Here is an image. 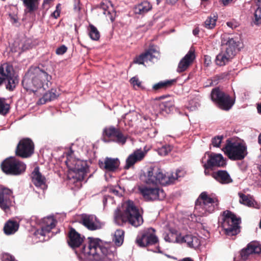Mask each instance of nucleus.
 I'll use <instances>...</instances> for the list:
<instances>
[{
	"mask_svg": "<svg viewBox=\"0 0 261 261\" xmlns=\"http://www.w3.org/2000/svg\"><path fill=\"white\" fill-rule=\"evenodd\" d=\"M1 169L6 174L17 175L24 172L26 169L25 164L15 158H8L1 164Z\"/></svg>",
	"mask_w": 261,
	"mask_h": 261,
	"instance_id": "nucleus-13",
	"label": "nucleus"
},
{
	"mask_svg": "<svg viewBox=\"0 0 261 261\" xmlns=\"http://www.w3.org/2000/svg\"><path fill=\"white\" fill-rule=\"evenodd\" d=\"M155 232V229L152 227L144 229L137 236L136 244L139 247L146 248L158 244L159 240Z\"/></svg>",
	"mask_w": 261,
	"mask_h": 261,
	"instance_id": "nucleus-12",
	"label": "nucleus"
},
{
	"mask_svg": "<svg viewBox=\"0 0 261 261\" xmlns=\"http://www.w3.org/2000/svg\"><path fill=\"white\" fill-rule=\"evenodd\" d=\"M238 195L240 197L239 202L240 203L248 206L249 207L259 208V205L249 195H246L242 193H239Z\"/></svg>",
	"mask_w": 261,
	"mask_h": 261,
	"instance_id": "nucleus-30",
	"label": "nucleus"
},
{
	"mask_svg": "<svg viewBox=\"0 0 261 261\" xmlns=\"http://www.w3.org/2000/svg\"><path fill=\"white\" fill-rule=\"evenodd\" d=\"M211 63V58L209 56L205 55L204 56V64L208 66Z\"/></svg>",
	"mask_w": 261,
	"mask_h": 261,
	"instance_id": "nucleus-52",
	"label": "nucleus"
},
{
	"mask_svg": "<svg viewBox=\"0 0 261 261\" xmlns=\"http://www.w3.org/2000/svg\"><path fill=\"white\" fill-rule=\"evenodd\" d=\"M212 100L221 110L229 111L235 103V98L218 87L214 88L211 93Z\"/></svg>",
	"mask_w": 261,
	"mask_h": 261,
	"instance_id": "nucleus-7",
	"label": "nucleus"
},
{
	"mask_svg": "<svg viewBox=\"0 0 261 261\" xmlns=\"http://www.w3.org/2000/svg\"><path fill=\"white\" fill-rule=\"evenodd\" d=\"M174 107V101L173 99H170L167 101L161 102L159 104V109L162 112H165L166 113H169L173 110Z\"/></svg>",
	"mask_w": 261,
	"mask_h": 261,
	"instance_id": "nucleus-36",
	"label": "nucleus"
},
{
	"mask_svg": "<svg viewBox=\"0 0 261 261\" xmlns=\"http://www.w3.org/2000/svg\"><path fill=\"white\" fill-rule=\"evenodd\" d=\"M103 141L105 143L113 142L120 145H124L128 135L124 134L119 128L113 126L106 127L102 133Z\"/></svg>",
	"mask_w": 261,
	"mask_h": 261,
	"instance_id": "nucleus-9",
	"label": "nucleus"
},
{
	"mask_svg": "<svg viewBox=\"0 0 261 261\" xmlns=\"http://www.w3.org/2000/svg\"><path fill=\"white\" fill-rule=\"evenodd\" d=\"M223 151L227 157L232 161L242 160L248 153L245 144L233 142L230 139L226 140Z\"/></svg>",
	"mask_w": 261,
	"mask_h": 261,
	"instance_id": "nucleus-6",
	"label": "nucleus"
},
{
	"mask_svg": "<svg viewBox=\"0 0 261 261\" xmlns=\"http://www.w3.org/2000/svg\"><path fill=\"white\" fill-rule=\"evenodd\" d=\"M34 142L28 138L20 140L15 150L16 155L22 158L30 157L34 153Z\"/></svg>",
	"mask_w": 261,
	"mask_h": 261,
	"instance_id": "nucleus-16",
	"label": "nucleus"
},
{
	"mask_svg": "<svg viewBox=\"0 0 261 261\" xmlns=\"http://www.w3.org/2000/svg\"><path fill=\"white\" fill-rule=\"evenodd\" d=\"M79 222L90 230H95L101 228L100 223L97 222V218L94 215L82 214Z\"/></svg>",
	"mask_w": 261,
	"mask_h": 261,
	"instance_id": "nucleus-20",
	"label": "nucleus"
},
{
	"mask_svg": "<svg viewBox=\"0 0 261 261\" xmlns=\"http://www.w3.org/2000/svg\"><path fill=\"white\" fill-rule=\"evenodd\" d=\"M80 5V2H77V3H75L74 6V10L75 11L79 12L81 10V8L79 6Z\"/></svg>",
	"mask_w": 261,
	"mask_h": 261,
	"instance_id": "nucleus-54",
	"label": "nucleus"
},
{
	"mask_svg": "<svg viewBox=\"0 0 261 261\" xmlns=\"http://www.w3.org/2000/svg\"><path fill=\"white\" fill-rule=\"evenodd\" d=\"M258 142L259 144H261V133L258 135Z\"/></svg>",
	"mask_w": 261,
	"mask_h": 261,
	"instance_id": "nucleus-63",
	"label": "nucleus"
},
{
	"mask_svg": "<svg viewBox=\"0 0 261 261\" xmlns=\"http://www.w3.org/2000/svg\"><path fill=\"white\" fill-rule=\"evenodd\" d=\"M130 82L134 86H137L138 87H141V82L139 81L138 78L136 77L131 78Z\"/></svg>",
	"mask_w": 261,
	"mask_h": 261,
	"instance_id": "nucleus-51",
	"label": "nucleus"
},
{
	"mask_svg": "<svg viewBox=\"0 0 261 261\" xmlns=\"http://www.w3.org/2000/svg\"><path fill=\"white\" fill-rule=\"evenodd\" d=\"M61 11V4H58L56 7V10L51 13V16L57 19L58 18L60 15Z\"/></svg>",
	"mask_w": 261,
	"mask_h": 261,
	"instance_id": "nucleus-48",
	"label": "nucleus"
},
{
	"mask_svg": "<svg viewBox=\"0 0 261 261\" xmlns=\"http://www.w3.org/2000/svg\"><path fill=\"white\" fill-rule=\"evenodd\" d=\"M145 155V152L141 149L135 150L133 153L130 154L126 160V165L124 169H128L133 166L136 163L142 161Z\"/></svg>",
	"mask_w": 261,
	"mask_h": 261,
	"instance_id": "nucleus-28",
	"label": "nucleus"
},
{
	"mask_svg": "<svg viewBox=\"0 0 261 261\" xmlns=\"http://www.w3.org/2000/svg\"><path fill=\"white\" fill-rule=\"evenodd\" d=\"M12 191L8 188L0 186V207L6 210L9 208L11 203Z\"/></svg>",
	"mask_w": 261,
	"mask_h": 261,
	"instance_id": "nucleus-21",
	"label": "nucleus"
},
{
	"mask_svg": "<svg viewBox=\"0 0 261 261\" xmlns=\"http://www.w3.org/2000/svg\"><path fill=\"white\" fill-rule=\"evenodd\" d=\"M69 170L74 173L73 178L77 181L83 180L89 170L86 162L80 160H69L66 162Z\"/></svg>",
	"mask_w": 261,
	"mask_h": 261,
	"instance_id": "nucleus-15",
	"label": "nucleus"
},
{
	"mask_svg": "<svg viewBox=\"0 0 261 261\" xmlns=\"http://www.w3.org/2000/svg\"><path fill=\"white\" fill-rule=\"evenodd\" d=\"M226 24L228 27L229 28H231V29H234L237 27V24H235L232 21H228L226 23Z\"/></svg>",
	"mask_w": 261,
	"mask_h": 261,
	"instance_id": "nucleus-53",
	"label": "nucleus"
},
{
	"mask_svg": "<svg viewBox=\"0 0 261 261\" xmlns=\"http://www.w3.org/2000/svg\"><path fill=\"white\" fill-rule=\"evenodd\" d=\"M152 130L153 132V135H150V137H154L155 136V133H156V131L155 129H150V132L152 131Z\"/></svg>",
	"mask_w": 261,
	"mask_h": 261,
	"instance_id": "nucleus-62",
	"label": "nucleus"
},
{
	"mask_svg": "<svg viewBox=\"0 0 261 261\" xmlns=\"http://www.w3.org/2000/svg\"><path fill=\"white\" fill-rule=\"evenodd\" d=\"M19 223L15 220H9L4 226V232L7 235H11L15 233L18 229Z\"/></svg>",
	"mask_w": 261,
	"mask_h": 261,
	"instance_id": "nucleus-31",
	"label": "nucleus"
},
{
	"mask_svg": "<svg viewBox=\"0 0 261 261\" xmlns=\"http://www.w3.org/2000/svg\"><path fill=\"white\" fill-rule=\"evenodd\" d=\"M174 82H175V80H174L160 82L153 86V89L155 91H157L161 89H166L171 87Z\"/></svg>",
	"mask_w": 261,
	"mask_h": 261,
	"instance_id": "nucleus-39",
	"label": "nucleus"
},
{
	"mask_svg": "<svg viewBox=\"0 0 261 261\" xmlns=\"http://www.w3.org/2000/svg\"><path fill=\"white\" fill-rule=\"evenodd\" d=\"M4 82H7L6 89L9 91H13L18 83L17 80L14 76L13 67L8 63L0 66V86Z\"/></svg>",
	"mask_w": 261,
	"mask_h": 261,
	"instance_id": "nucleus-14",
	"label": "nucleus"
},
{
	"mask_svg": "<svg viewBox=\"0 0 261 261\" xmlns=\"http://www.w3.org/2000/svg\"><path fill=\"white\" fill-rule=\"evenodd\" d=\"M199 29L198 28H195L193 30V33L195 36L199 34Z\"/></svg>",
	"mask_w": 261,
	"mask_h": 261,
	"instance_id": "nucleus-57",
	"label": "nucleus"
},
{
	"mask_svg": "<svg viewBox=\"0 0 261 261\" xmlns=\"http://www.w3.org/2000/svg\"><path fill=\"white\" fill-rule=\"evenodd\" d=\"M57 97V91L55 89H51L50 90H49L48 92L45 93L43 94V97L40 99L41 103H42V101L43 103H45L46 101H51Z\"/></svg>",
	"mask_w": 261,
	"mask_h": 261,
	"instance_id": "nucleus-38",
	"label": "nucleus"
},
{
	"mask_svg": "<svg viewBox=\"0 0 261 261\" xmlns=\"http://www.w3.org/2000/svg\"><path fill=\"white\" fill-rule=\"evenodd\" d=\"M10 105L6 102V99L0 97V114L5 115L9 112Z\"/></svg>",
	"mask_w": 261,
	"mask_h": 261,
	"instance_id": "nucleus-41",
	"label": "nucleus"
},
{
	"mask_svg": "<svg viewBox=\"0 0 261 261\" xmlns=\"http://www.w3.org/2000/svg\"><path fill=\"white\" fill-rule=\"evenodd\" d=\"M239 41L237 39L233 38L226 37L223 38L222 40V43L225 45L226 47L225 51H227L233 57L236 55L237 50L238 48Z\"/></svg>",
	"mask_w": 261,
	"mask_h": 261,
	"instance_id": "nucleus-29",
	"label": "nucleus"
},
{
	"mask_svg": "<svg viewBox=\"0 0 261 261\" xmlns=\"http://www.w3.org/2000/svg\"><path fill=\"white\" fill-rule=\"evenodd\" d=\"M151 8L152 6L149 2L144 1L135 7V12L138 14H144L150 11Z\"/></svg>",
	"mask_w": 261,
	"mask_h": 261,
	"instance_id": "nucleus-34",
	"label": "nucleus"
},
{
	"mask_svg": "<svg viewBox=\"0 0 261 261\" xmlns=\"http://www.w3.org/2000/svg\"><path fill=\"white\" fill-rule=\"evenodd\" d=\"M100 9H101L103 10V14H105L106 16H108L112 21L114 20L113 13H111V10H110L108 6H107L103 3H101L100 4Z\"/></svg>",
	"mask_w": 261,
	"mask_h": 261,
	"instance_id": "nucleus-43",
	"label": "nucleus"
},
{
	"mask_svg": "<svg viewBox=\"0 0 261 261\" xmlns=\"http://www.w3.org/2000/svg\"><path fill=\"white\" fill-rule=\"evenodd\" d=\"M57 221L53 217L44 218L42 220L41 228L35 231L36 235L45 237L50 232L51 230L56 226Z\"/></svg>",
	"mask_w": 261,
	"mask_h": 261,
	"instance_id": "nucleus-19",
	"label": "nucleus"
},
{
	"mask_svg": "<svg viewBox=\"0 0 261 261\" xmlns=\"http://www.w3.org/2000/svg\"><path fill=\"white\" fill-rule=\"evenodd\" d=\"M228 75L229 74L227 72L221 73L213 76L212 81L217 84L220 81L226 79Z\"/></svg>",
	"mask_w": 261,
	"mask_h": 261,
	"instance_id": "nucleus-44",
	"label": "nucleus"
},
{
	"mask_svg": "<svg viewBox=\"0 0 261 261\" xmlns=\"http://www.w3.org/2000/svg\"><path fill=\"white\" fill-rule=\"evenodd\" d=\"M124 232L122 230L118 229L115 232L114 241L115 244L117 246H120L124 240Z\"/></svg>",
	"mask_w": 261,
	"mask_h": 261,
	"instance_id": "nucleus-40",
	"label": "nucleus"
},
{
	"mask_svg": "<svg viewBox=\"0 0 261 261\" xmlns=\"http://www.w3.org/2000/svg\"><path fill=\"white\" fill-rule=\"evenodd\" d=\"M67 50V47L65 45H62L56 49V53L58 55H62Z\"/></svg>",
	"mask_w": 261,
	"mask_h": 261,
	"instance_id": "nucleus-49",
	"label": "nucleus"
},
{
	"mask_svg": "<svg viewBox=\"0 0 261 261\" xmlns=\"http://www.w3.org/2000/svg\"><path fill=\"white\" fill-rule=\"evenodd\" d=\"M232 1V0H221L222 3L224 6L228 5V4Z\"/></svg>",
	"mask_w": 261,
	"mask_h": 261,
	"instance_id": "nucleus-58",
	"label": "nucleus"
},
{
	"mask_svg": "<svg viewBox=\"0 0 261 261\" xmlns=\"http://www.w3.org/2000/svg\"><path fill=\"white\" fill-rule=\"evenodd\" d=\"M114 220L119 225L128 223L135 227L141 225L143 223L142 214L139 208L131 200L126 202V207L123 212L119 208L115 211Z\"/></svg>",
	"mask_w": 261,
	"mask_h": 261,
	"instance_id": "nucleus-3",
	"label": "nucleus"
},
{
	"mask_svg": "<svg viewBox=\"0 0 261 261\" xmlns=\"http://www.w3.org/2000/svg\"><path fill=\"white\" fill-rule=\"evenodd\" d=\"M28 48V47L25 46V45H23L21 46V50L22 51H24L25 50L27 49Z\"/></svg>",
	"mask_w": 261,
	"mask_h": 261,
	"instance_id": "nucleus-64",
	"label": "nucleus"
},
{
	"mask_svg": "<svg viewBox=\"0 0 261 261\" xmlns=\"http://www.w3.org/2000/svg\"><path fill=\"white\" fill-rule=\"evenodd\" d=\"M257 2L259 3V6L254 13V22L258 25L261 24V0H257Z\"/></svg>",
	"mask_w": 261,
	"mask_h": 261,
	"instance_id": "nucleus-42",
	"label": "nucleus"
},
{
	"mask_svg": "<svg viewBox=\"0 0 261 261\" xmlns=\"http://www.w3.org/2000/svg\"><path fill=\"white\" fill-rule=\"evenodd\" d=\"M261 253V245L257 242L249 243L246 248L241 250L240 252L241 259L244 261L246 260L249 256L252 254H259Z\"/></svg>",
	"mask_w": 261,
	"mask_h": 261,
	"instance_id": "nucleus-18",
	"label": "nucleus"
},
{
	"mask_svg": "<svg viewBox=\"0 0 261 261\" xmlns=\"http://www.w3.org/2000/svg\"><path fill=\"white\" fill-rule=\"evenodd\" d=\"M217 19V14L216 13H213L210 16L207 17L204 22L203 26L207 29H213L216 27Z\"/></svg>",
	"mask_w": 261,
	"mask_h": 261,
	"instance_id": "nucleus-35",
	"label": "nucleus"
},
{
	"mask_svg": "<svg viewBox=\"0 0 261 261\" xmlns=\"http://www.w3.org/2000/svg\"><path fill=\"white\" fill-rule=\"evenodd\" d=\"M233 57L226 51H222L217 56L215 60L217 65L222 66L226 65Z\"/></svg>",
	"mask_w": 261,
	"mask_h": 261,
	"instance_id": "nucleus-33",
	"label": "nucleus"
},
{
	"mask_svg": "<svg viewBox=\"0 0 261 261\" xmlns=\"http://www.w3.org/2000/svg\"><path fill=\"white\" fill-rule=\"evenodd\" d=\"M207 153L208 159L206 161L207 165L212 167L213 168L215 167H223L226 165V162L221 154H216L214 153Z\"/></svg>",
	"mask_w": 261,
	"mask_h": 261,
	"instance_id": "nucleus-25",
	"label": "nucleus"
},
{
	"mask_svg": "<svg viewBox=\"0 0 261 261\" xmlns=\"http://www.w3.org/2000/svg\"><path fill=\"white\" fill-rule=\"evenodd\" d=\"M205 158V154H204V156L202 157V158L201 160V163L203 164V167L204 169V174L206 176H209V175L211 176L212 173L210 172V171H209V169L213 170V168L212 167L208 166L206 163H204V160Z\"/></svg>",
	"mask_w": 261,
	"mask_h": 261,
	"instance_id": "nucleus-46",
	"label": "nucleus"
},
{
	"mask_svg": "<svg viewBox=\"0 0 261 261\" xmlns=\"http://www.w3.org/2000/svg\"><path fill=\"white\" fill-rule=\"evenodd\" d=\"M160 55V51L158 47L153 44H150L148 48L144 52L139 56H136L133 62L138 64H144L145 62L153 61L154 59H158Z\"/></svg>",
	"mask_w": 261,
	"mask_h": 261,
	"instance_id": "nucleus-17",
	"label": "nucleus"
},
{
	"mask_svg": "<svg viewBox=\"0 0 261 261\" xmlns=\"http://www.w3.org/2000/svg\"><path fill=\"white\" fill-rule=\"evenodd\" d=\"M51 0H44L42 7L44 8L45 7L46 5L49 4Z\"/></svg>",
	"mask_w": 261,
	"mask_h": 261,
	"instance_id": "nucleus-56",
	"label": "nucleus"
},
{
	"mask_svg": "<svg viewBox=\"0 0 261 261\" xmlns=\"http://www.w3.org/2000/svg\"><path fill=\"white\" fill-rule=\"evenodd\" d=\"M176 242L180 244L186 243L189 247L193 248H196L200 245V240L191 234L182 236L180 234L176 237Z\"/></svg>",
	"mask_w": 261,
	"mask_h": 261,
	"instance_id": "nucleus-22",
	"label": "nucleus"
},
{
	"mask_svg": "<svg viewBox=\"0 0 261 261\" xmlns=\"http://www.w3.org/2000/svg\"><path fill=\"white\" fill-rule=\"evenodd\" d=\"M40 0H22L25 13H32L38 9Z\"/></svg>",
	"mask_w": 261,
	"mask_h": 261,
	"instance_id": "nucleus-32",
	"label": "nucleus"
},
{
	"mask_svg": "<svg viewBox=\"0 0 261 261\" xmlns=\"http://www.w3.org/2000/svg\"><path fill=\"white\" fill-rule=\"evenodd\" d=\"M88 30L89 36L92 40L98 41L99 39L100 33L94 25L90 24Z\"/></svg>",
	"mask_w": 261,
	"mask_h": 261,
	"instance_id": "nucleus-37",
	"label": "nucleus"
},
{
	"mask_svg": "<svg viewBox=\"0 0 261 261\" xmlns=\"http://www.w3.org/2000/svg\"><path fill=\"white\" fill-rule=\"evenodd\" d=\"M99 167L107 171L114 172L116 171L120 165V161L118 159L107 157L105 161L98 162Z\"/></svg>",
	"mask_w": 261,
	"mask_h": 261,
	"instance_id": "nucleus-24",
	"label": "nucleus"
},
{
	"mask_svg": "<svg viewBox=\"0 0 261 261\" xmlns=\"http://www.w3.org/2000/svg\"><path fill=\"white\" fill-rule=\"evenodd\" d=\"M2 260L3 261H17L14 256L7 253L3 254Z\"/></svg>",
	"mask_w": 261,
	"mask_h": 261,
	"instance_id": "nucleus-50",
	"label": "nucleus"
},
{
	"mask_svg": "<svg viewBox=\"0 0 261 261\" xmlns=\"http://www.w3.org/2000/svg\"><path fill=\"white\" fill-rule=\"evenodd\" d=\"M178 0H166V3L170 5H175Z\"/></svg>",
	"mask_w": 261,
	"mask_h": 261,
	"instance_id": "nucleus-55",
	"label": "nucleus"
},
{
	"mask_svg": "<svg viewBox=\"0 0 261 261\" xmlns=\"http://www.w3.org/2000/svg\"><path fill=\"white\" fill-rule=\"evenodd\" d=\"M211 176L221 184L226 185L232 182L233 180L226 170H219L212 173Z\"/></svg>",
	"mask_w": 261,
	"mask_h": 261,
	"instance_id": "nucleus-27",
	"label": "nucleus"
},
{
	"mask_svg": "<svg viewBox=\"0 0 261 261\" xmlns=\"http://www.w3.org/2000/svg\"><path fill=\"white\" fill-rule=\"evenodd\" d=\"M89 238L85 240L84 236H82L74 228L69 227L66 238L67 243L77 255L81 258H84V254L81 251L85 244L88 243Z\"/></svg>",
	"mask_w": 261,
	"mask_h": 261,
	"instance_id": "nucleus-8",
	"label": "nucleus"
},
{
	"mask_svg": "<svg viewBox=\"0 0 261 261\" xmlns=\"http://www.w3.org/2000/svg\"><path fill=\"white\" fill-rule=\"evenodd\" d=\"M223 137L222 136H217L212 139V144L214 147H218L221 143Z\"/></svg>",
	"mask_w": 261,
	"mask_h": 261,
	"instance_id": "nucleus-47",
	"label": "nucleus"
},
{
	"mask_svg": "<svg viewBox=\"0 0 261 261\" xmlns=\"http://www.w3.org/2000/svg\"><path fill=\"white\" fill-rule=\"evenodd\" d=\"M219 201L214 194L208 195L206 192H202L195 202L197 208L198 206L208 213H213L218 208Z\"/></svg>",
	"mask_w": 261,
	"mask_h": 261,
	"instance_id": "nucleus-10",
	"label": "nucleus"
},
{
	"mask_svg": "<svg viewBox=\"0 0 261 261\" xmlns=\"http://www.w3.org/2000/svg\"><path fill=\"white\" fill-rule=\"evenodd\" d=\"M179 261H193L191 258L187 257L185 258L180 260Z\"/></svg>",
	"mask_w": 261,
	"mask_h": 261,
	"instance_id": "nucleus-59",
	"label": "nucleus"
},
{
	"mask_svg": "<svg viewBox=\"0 0 261 261\" xmlns=\"http://www.w3.org/2000/svg\"><path fill=\"white\" fill-rule=\"evenodd\" d=\"M172 149V146L169 145L163 146L159 149V153L162 155H166Z\"/></svg>",
	"mask_w": 261,
	"mask_h": 261,
	"instance_id": "nucleus-45",
	"label": "nucleus"
},
{
	"mask_svg": "<svg viewBox=\"0 0 261 261\" xmlns=\"http://www.w3.org/2000/svg\"><path fill=\"white\" fill-rule=\"evenodd\" d=\"M257 109L258 112L259 114H261V103L260 104H258L257 105Z\"/></svg>",
	"mask_w": 261,
	"mask_h": 261,
	"instance_id": "nucleus-60",
	"label": "nucleus"
},
{
	"mask_svg": "<svg viewBox=\"0 0 261 261\" xmlns=\"http://www.w3.org/2000/svg\"><path fill=\"white\" fill-rule=\"evenodd\" d=\"M112 192L113 193H114V194H115L116 195H118V194H119V191H117V190H114V189H113V190H112Z\"/></svg>",
	"mask_w": 261,
	"mask_h": 261,
	"instance_id": "nucleus-61",
	"label": "nucleus"
},
{
	"mask_svg": "<svg viewBox=\"0 0 261 261\" xmlns=\"http://www.w3.org/2000/svg\"><path fill=\"white\" fill-rule=\"evenodd\" d=\"M88 240L81 251L84 258L89 257L91 261H114L115 253L111 248L101 245L99 239L89 238Z\"/></svg>",
	"mask_w": 261,
	"mask_h": 261,
	"instance_id": "nucleus-2",
	"label": "nucleus"
},
{
	"mask_svg": "<svg viewBox=\"0 0 261 261\" xmlns=\"http://www.w3.org/2000/svg\"><path fill=\"white\" fill-rule=\"evenodd\" d=\"M221 227L228 236H236L240 232L241 219L229 210L223 212Z\"/></svg>",
	"mask_w": 261,
	"mask_h": 261,
	"instance_id": "nucleus-4",
	"label": "nucleus"
},
{
	"mask_svg": "<svg viewBox=\"0 0 261 261\" xmlns=\"http://www.w3.org/2000/svg\"><path fill=\"white\" fill-rule=\"evenodd\" d=\"M51 79L48 70L42 64L38 66H32L25 73L22 85L27 91L35 93L39 89L44 91L48 89L51 85Z\"/></svg>",
	"mask_w": 261,
	"mask_h": 261,
	"instance_id": "nucleus-1",
	"label": "nucleus"
},
{
	"mask_svg": "<svg viewBox=\"0 0 261 261\" xmlns=\"http://www.w3.org/2000/svg\"><path fill=\"white\" fill-rule=\"evenodd\" d=\"M138 189L146 201L162 200L166 197L164 191L160 189L156 185H153L152 186L148 185H141L138 186Z\"/></svg>",
	"mask_w": 261,
	"mask_h": 261,
	"instance_id": "nucleus-11",
	"label": "nucleus"
},
{
	"mask_svg": "<svg viewBox=\"0 0 261 261\" xmlns=\"http://www.w3.org/2000/svg\"><path fill=\"white\" fill-rule=\"evenodd\" d=\"M178 178L177 173L167 176L163 170L158 167L154 166L149 168L146 178L147 184L156 185L159 183L163 185L173 184Z\"/></svg>",
	"mask_w": 261,
	"mask_h": 261,
	"instance_id": "nucleus-5",
	"label": "nucleus"
},
{
	"mask_svg": "<svg viewBox=\"0 0 261 261\" xmlns=\"http://www.w3.org/2000/svg\"><path fill=\"white\" fill-rule=\"evenodd\" d=\"M195 59V55L194 50L191 48L186 56L179 62L177 71L180 73L186 71L193 63Z\"/></svg>",
	"mask_w": 261,
	"mask_h": 261,
	"instance_id": "nucleus-23",
	"label": "nucleus"
},
{
	"mask_svg": "<svg viewBox=\"0 0 261 261\" xmlns=\"http://www.w3.org/2000/svg\"><path fill=\"white\" fill-rule=\"evenodd\" d=\"M32 181L36 187H39L43 190L47 188L46 178L40 172L38 167H35L32 173Z\"/></svg>",
	"mask_w": 261,
	"mask_h": 261,
	"instance_id": "nucleus-26",
	"label": "nucleus"
}]
</instances>
